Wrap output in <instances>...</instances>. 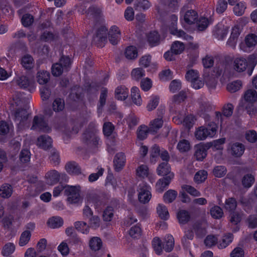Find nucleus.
<instances>
[{"label":"nucleus","instance_id":"nucleus-27","mask_svg":"<svg viewBox=\"0 0 257 257\" xmlns=\"http://www.w3.org/2000/svg\"><path fill=\"white\" fill-rule=\"evenodd\" d=\"M131 98L134 104L137 106H141L143 100L140 94L139 88L136 86H134L131 89Z\"/></svg>","mask_w":257,"mask_h":257},{"label":"nucleus","instance_id":"nucleus-63","mask_svg":"<svg viewBox=\"0 0 257 257\" xmlns=\"http://www.w3.org/2000/svg\"><path fill=\"white\" fill-rule=\"evenodd\" d=\"M153 82L152 80L146 77L142 79L140 83V87L141 89L144 91H149L152 87Z\"/></svg>","mask_w":257,"mask_h":257},{"label":"nucleus","instance_id":"nucleus-14","mask_svg":"<svg viewBox=\"0 0 257 257\" xmlns=\"http://www.w3.org/2000/svg\"><path fill=\"white\" fill-rule=\"evenodd\" d=\"M173 119L175 123L178 124L183 123L186 127L190 128L192 126L195 120V118L192 115H189L185 117L181 115L179 116H174Z\"/></svg>","mask_w":257,"mask_h":257},{"label":"nucleus","instance_id":"nucleus-3","mask_svg":"<svg viewBox=\"0 0 257 257\" xmlns=\"http://www.w3.org/2000/svg\"><path fill=\"white\" fill-rule=\"evenodd\" d=\"M245 21L242 19H239L236 24L232 27L229 38L227 41V45L234 48L236 45L238 39L240 35L243 27L245 25Z\"/></svg>","mask_w":257,"mask_h":257},{"label":"nucleus","instance_id":"nucleus-30","mask_svg":"<svg viewBox=\"0 0 257 257\" xmlns=\"http://www.w3.org/2000/svg\"><path fill=\"white\" fill-rule=\"evenodd\" d=\"M157 172L159 176H169L170 174H174L171 172V167L167 162L160 164L157 169Z\"/></svg>","mask_w":257,"mask_h":257},{"label":"nucleus","instance_id":"nucleus-39","mask_svg":"<svg viewBox=\"0 0 257 257\" xmlns=\"http://www.w3.org/2000/svg\"><path fill=\"white\" fill-rule=\"evenodd\" d=\"M8 63V60L6 58H3L0 60V80H5L12 76V72H8L5 69L3 68L1 66H3L4 64Z\"/></svg>","mask_w":257,"mask_h":257},{"label":"nucleus","instance_id":"nucleus-52","mask_svg":"<svg viewBox=\"0 0 257 257\" xmlns=\"http://www.w3.org/2000/svg\"><path fill=\"white\" fill-rule=\"evenodd\" d=\"M64 101L61 98L55 99L52 103L53 110L56 112L62 111L64 108Z\"/></svg>","mask_w":257,"mask_h":257},{"label":"nucleus","instance_id":"nucleus-13","mask_svg":"<svg viewBox=\"0 0 257 257\" xmlns=\"http://www.w3.org/2000/svg\"><path fill=\"white\" fill-rule=\"evenodd\" d=\"M32 130H38L44 132L50 131V127L47 123L44 120L42 116H35L33 119Z\"/></svg>","mask_w":257,"mask_h":257},{"label":"nucleus","instance_id":"nucleus-32","mask_svg":"<svg viewBox=\"0 0 257 257\" xmlns=\"http://www.w3.org/2000/svg\"><path fill=\"white\" fill-rule=\"evenodd\" d=\"M157 212L162 219L166 220L169 218L170 215L168 209L165 205L159 204L157 207Z\"/></svg>","mask_w":257,"mask_h":257},{"label":"nucleus","instance_id":"nucleus-9","mask_svg":"<svg viewBox=\"0 0 257 257\" xmlns=\"http://www.w3.org/2000/svg\"><path fill=\"white\" fill-rule=\"evenodd\" d=\"M229 27L221 22L217 24L214 28L212 33L214 37L219 40L224 39L229 31Z\"/></svg>","mask_w":257,"mask_h":257},{"label":"nucleus","instance_id":"nucleus-25","mask_svg":"<svg viewBox=\"0 0 257 257\" xmlns=\"http://www.w3.org/2000/svg\"><path fill=\"white\" fill-rule=\"evenodd\" d=\"M128 95V90L124 86H119L115 90V97L119 100H124Z\"/></svg>","mask_w":257,"mask_h":257},{"label":"nucleus","instance_id":"nucleus-33","mask_svg":"<svg viewBox=\"0 0 257 257\" xmlns=\"http://www.w3.org/2000/svg\"><path fill=\"white\" fill-rule=\"evenodd\" d=\"M63 224V220L59 216H53L47 221L48 225L52 228H57L61 227Z\"/></svg>","mask_w":257,"mask_h":257},{"label":"nucleus","instance_id":"nucleus-61","mask_svg":"<svg viewBox=\"0 0 257 257\" xmlns=\"http://www.w3.org/2000/svg\"><path fill=\"white\" fill-rule=\"evenodd\" d=\"M190 142L186 140H181L177 145V149L180 152H186L190 150Z\"/></svg>","mask_w":257,"mask_h":257},{"label":"nucleus","instance_id":"nucleus-60","mask_svg":"<svg viewBox=\"0 0 257 257\" xmlns=\"http://www.w3.org/2000/svg\"><path fill=\"white\" fill-rule=\"evenodd\" d=\"M230 212L229 215L230 222L234 225H237L241 221L243 214L238 212Z\"/></svg>","mask_w":257,"mask_h":257},{"label":"nucleus","instance_id":"nucleus-58","mask_svg":"<svg viewBox=\"0 0 257 257\" xmlns=\"http://www.w3.org/2000/svg\"><path fill=\"white\" fill-rule=\"evenodd\" d=\"M241 86V82L236 80L228 83L227 85V89L230 92L233 93L239 90Z\"/></svg>","mask_w":257,"mask_h":257},{"label":"nucleus","instance_id":"nucleus-21","mask_svg":"<svg viewBox=\"0 0 257 257\" xmlns=\"http://www.w3.org/2000/svg\"><path fill=\"white\" fill-rule=\"evenodd\" d=\"M228 150L230 153L235 157L241 156L244 151V146L238 143L230 144Z\"/></svg>","mask_w":257,"mask_h":257},{"label":"nucleus","instance_id":"nucleus-37","mask_svg":"<svg viewBox=\"0 0 257 257\" xmlns=\"http://www.w3.org/2000/svg\"><path fill=\"white\" fill-rule=\"evenodd\" d=\"M226 139L224 138L214 140L211 142L207 143V145L210 146V148H212L213 150H222L223 145L225 143Z\"/></svg>","mask_w":257,"mask_h":257},{"label":"nucleus","instance_id":"nucleus-44","mask_svg":"<svg viewBox=\"0 0 257 257\" xmlns=\"http://www.w3.org/2000/svg\"><path fill=\"white\" fill-rule=\"evenodd\" d=\"M171 51L176 55L181 54L185 50L184 44L180 41H175L173 43L171 47Z\"/></svg>","mask_w":257,"mask_h":257},{"label":"nucleus","instance_id":"nucleus-23","mask_svg":"<svg viewBox=\"0 0 257 257\" xmlns=\"http://www.w3.org/2000/svg\"><path fill=\"white\" fill-rule=\"evenodd\" d=\"M52 143L51 138L47 135H44L38 138L37 145L40 148L46 150L51 147Z\"/></svg>","mask_w":257,"mask_h":257},{"label":"nucleus","instance_id":"nucleus-54","mask_svg":"<svg viewBox=\"0 0 257 257\" xmlns=\"http://www.w3.org/2000/svg\"><path fill=\"white\" fill-rule=\"evenodd\" d=\"M152 244L155 252L158 255L161 254L163 251V248L162 242L160 238L158 237H154L152 240Z\"/></svg>","mask_w":257,"mask_h":257},{"label":"nucleus","instance_id":"nucleus-12","mask_svg":"<svg viewBox=\"0 0 257 257\" xmlns=\"http://www.w3.org/2000/svg\"><path fill=\"white\" fill-rule=\"evenodd\" d=\"M181 15L184 22L188 25L194 24L198 17V14L195 11L187 10L185 7L182 9Z\"/></svg>","mask_w":257,"mask_h":257},{"label":"nucleus","instance_id":"nucleus-22","mask_svg":"<svg viewBox=\"0 0 257 257\" xmlns=\"http://www.w3.org/2000/svg\"><path fill=\"white\" fill-rule=\"evenodd\" d=\"M233 68L238 72H243L246 69L247 66V62L246 60L243 58H236L233 61Z\"/></svg>","mask_w":257,"mask_h":257},{"label":"nucleus","instance_id":"nucleus-2","mask_svg":"<svg viewBox=\"0 0 257 257\" xmlns=\"http://www.w3.org/2000/svg\"><path fill=\"white\" fill-rule=\"evenodd\" d=\"M217 125L214 122H209L207 127L201 126L196 128L194 136L198 141L205 140L207 138H213L215 136L217 131Z\"/></svg>","mask_w":257,"mask_h":257},{"label":"nucleus","instance_id":"nucleus-1","mask_svg":"<svg viewBox=\"0 0 257 257\" xmlns=\"http://www.w3.org/2000/svg\"><path fill=\"white\" fill-rule=\"evenodd\" d=\"M105 27H101L97 32L96 36L93 38V41L98 47H102L107 42V35L110 43L112 45H116L120 39L121 32L118 27L112 26L110 27L108 32Z\"/></svg>","mask_w":257,"mask_h":257},{"label":"nucleus","instance_id":"nucleus-56","mask_svg":"<svg viewBox=\"0 0 257 257\" xmlns=\"http://www.w3.org/2000/svg\"><path fill=\"white\" fill-rule=\"evenodd\" d=\"M233 240V235L231 233H228L223 236L221 241L218 244L219 248H224L228 246Z\"/></svg>","mask_w":257,"mask_h":257},{"label":"nucleus","instance_id":"nucleus-48","mask_svg":"<svg viewBox=\"0 0 257 257\" xmlns=\"http://www.w3.org/2000/svg\"><path fill=\"white\" fill-rule=\"evenodd\" d=\"M221 74V71L217 70L216 73L213 77H207L205 78L206 85L210 90L213 89L216 87L217 84V80L216 77L219 76Z\"/></svg>","mask_w":257,"mask_h":257},{"label":"nucleus","instance_id":"nucleus-64","mask_svg":"<svg viewBox=\"0 0 257 257\" xmlns=\"http://www.w3.org/2000/svg\"><path fill=\"white\" fill-rule=\"evenodd\" d=\"M254 182V177L251 174L245 175L242 180V184L244 187H250Z\"/></svg>","mask_w":257,"mask_h":257},{"label":"nucleus","instance_id":"nucleus-62","mask_svg":"<svg viewBox=\"0 0 257 257\" xmlns=\"http://www.w3.org/2000/svg\"><path fill=\"white\" fill-rule=\"evenodd\" d=\"M15 249L16 247L13 243H7L3 247L2 254L4 256H9L15 251Z\"/></svg>","mask_w":257,"mask_h":257},{"label":"nucleus","instance_id":"nucleus-8","mask_svg":"<svg viewBox=\"0 0 257 257\" xmlns=\"http://www.w3.org/2000/svg\"><path fill=\"white\" fill-rule=\"evenodd\" d=\"M17 84L21 87L29 90L30 92L34 91L36 89V83L34 80L32 78L22 76L16 79Z\"/></svg>","mask_w":257,"mask_h":257},{"label":"nucleus","instance_id":"nucleus-28","mask_svg":"<svg viewBox=\"0 0 257 257\" xmlns=\"http://www.w3.org/2000/svg\"><path fill=\"white\" fill-rule=\"evenodd\" d=\"M89 246L93 251L99 250L102 246V241L99 237L93 236L90 238Z\"/></svg>","mask_w":257,"mask_h":257},{"label":"nucleus","instance_id":"nucleus-36","mask_svg":"<svg viewBox=\"0 0 257 257\" xmlns=\"http://www.w3.org/2000/svg\"><path fill=\"white\" fill-rule=\"evenodd\" d=\"M148 41L151 47L158 45L160 43V38L156 31L150 32L147 36Z\"/></svg>","mask_w":257,"mask_h":257},{"label":"nucleus","instance_id":"nucleus-26","mask_svg":"<svg viewBox=\"0 0 257 257\" xmlns=\"http://www.w3.org/2000/svg\"><path fill=\"white\" fill-rule=\"evenodd\" d=\"M67 172L72 175H78L81 174V169L78 164L74 162H70L65 165Z\"/></svg>","mask_w":257,"mask_h":257},{"label":"nucleus","instance_id":"nucleus-41","mask_svg":"<svg viewBox=\"0 0 257 257\" xmlns=\"http://www.w3.org/2000/svg\"><path fill=\"white\" fill-rule=\"evenodd\" d=\"M124 54L128 59H135L138 57V52L136 47L130 46L125 49Z\"/></svg>","mask_w":257,"mask_h":257},{"label":"nucleus","instance_id":"nucleus-24","mask_svg":"<svg viewBox=\"0 0 257 257\" xmlns=\"http://www.w3.org/2000/svg\"><path fill=\"white\" fill-rule=\"evenodd\" d=\"M113 162L115 170L117 171H120L125 165V157L124 154L123 153L116 154Z\"/></svg>","mask_w":257,"mask_h":257},{"label":"nucleus","instance_id":"nucleus-5","mask_svg":"<svg viewBox=\"0 0 257 257\" xmlns=\"http://www.w3.org/2000/svg\"><path fill=\"white\" fill-rule=\"evenodd\" d=\"M138 200L143 204L148 203L152 198L151 187L146 183L142 182L138 188Z\"/></svg>","mask_w":257,"mask_h":257},{"label":"nucleus","instance_id":"nucleus-17","mask_svg":"<svg viewBox=\"0 0 257 257\" xmlns=\"http://www.w3.org/2000/svg\"><path fill=\"white\" fill-rule=\"evenodd\" d=\"M174 177V174H170L169 176H166L160 179L156 185V191L159 193L163 192L165 189L169 186Z\"/></svg>","mask_w":257,"mask_h":257},{"label":"nucleus","instance_id":"nucleus-49","mask_svg":"<svg viewBox=\"0 0 257 257\" xmlns=\"http://www.w3.org/2000/svg\"><path fill=\"white\" fill-rule=\"evenodd\" d=\"M91 203H93V202H91L90 197H88L86 200V203L87 204L83 209V216L84 219H87L90 218L93 215V211L91 208L88 206L89 204Z\"/></svg>","mask_w":257,"mask_h":257},{"label":"nucleus","instance_id":"nucleus-40","mask_svg":"<svg viewBox=\"0 0 257 257\" xmlns=\"http://www.w3.org/2000/svg\"><path fill=\"white\" fill-rule=\"evenodd\" d=\"M13 193V189L10 185L5 184L0 188V196L4 198L10 197Z\"/></svg>","mask_w":257,"mask_h":257},{"label":"nucleus","instance_id":"nucleus-35","mask_svg":"<svg viewBox=\"0 0 257 257\" xmlns=\"http://www.w3.org/2000/svg\"><path fill=\"white\" fill-rule=\"evenodd\" d=\"M140 65L144 67H148L150 66L153 69L157 68L156 63H151V56L149 55H146L142 56L139 61Z\"/></svg>","mask_w":257,"mask_h":257},{"label":"nucleus","instance_id":"nucleus-29","mask_svg":"<svg viewBox=\"0 0 257 257\" xmlns=\"http://www.w3.org/2000/svg\"><path fill=\"white\" fill-rule=\"evenodd\" d=\"M21 64L25 69L30 70L34 66V60L31 55L27 54L22 57Z\"/></svg>","mask_w":257,"mask_h":257},{"label":"nucleus","instance_id":"nucleus-46","mask_svg":"<svg viewBox=\"0 0 257 257\" xmlns=\"http://www.w3.org/2000/svg\"><path fill=\"white\" fill-rule=\"evenodd\" d=\"M150 132L149 128L146 125H140L137 130V138L140 140H145Z\"/></svg>","mask_w":257,"mask_h":257},{"label":"nucleus","instance_id":"nucleus-45","mask_svg":"<svg viewBox=\"0 0 257 257\" xmlns=\"http://www.w3.org/2000/svg\"><path fill=\"white\" fill-rule=\"evenodd\" d=\"M196 22L197 29L200 31L204 30L211 23V21L205 17H200Z\"/></svg>","mask_w":257,"mask_h":257},{"label":"nucleus","instance_id":"nucleus-47","mask_svg":"<svg viewBox=\"0 0 257 257\" xmlns=\"http://www.w3.org/2000/svg\"><path fill=\"white\" fill-rule=\"evenodd\" d=\"M50 77L49 72L45 71H39L37 74V81L40 84H44L48 82Z\"/></svg>","mask_w":257,"mask_h":257},{"label":"nucleus","instance_id":"nucleus-57","mask_svg":"<svg viewBox=\"0 0 257 257\" xmlns=\"http://www.w3.org/2000/svg\"><path fill=\"white\" fill-rule=\"evenodd\" d=\"M136 173L138 177L144 178L147 177L150 174V172L147 166L142 165L137 169Z\"/></svg>","mask_w":257,"mask_h":257},{"label":"nucleus","instance_id":"nucleus-6","mask_svg":"<svg viewBox=\"0 0 257 257\" xmlns=\"http://www.w3.org/2000/svg\"><path fill=\"white\" fill-rule=\"evenodd\" d=\"M171 23L169 24V29L171 34L178 38H182L186 40H192V37L186 34L183 31L178 30L177 28L178 17L173 15L170 17Z\"/></svg>","mask_w":257,"mask_h":257},{"label":"nucleus","instance_id":"nucleus-59","mask_svg":"<svg viewBox=\"0 0 257 257\" xmlns=\"http://www.w3.org/2000/svg\"><path fill=\"white\" fill-rule=\"evenodd\" d=\"M237 206V202L233 198H229L225 202L224 208L229 212L234 210Z\"/></svg>","mask_w":257,"mask_h":257},{"label":"nucleus","instance_id":"nucleus-43","mask_svg":"<svg viewBox=\"0 0 257 257\" xmlns=\"http://www.w3.org/2000/svg\"><path fill=\"white\" fill-rule=\"evenodd\" d=\"M244 98L246 102L253 103L257 100V92L253 89L247 90L244 94Z\"/></svg>","mask_w":257,"mask_h":257},{"label":"nucleus","instance_id":"nucleus-19","mask_svg":"<svg viewBox=\"0 0 257 257\" xmlns=\"http://www.w3.org/2000/svg\"><path fill=\"white\" fill-rule=\"evenodd\" d=\"M233 105L230 103H228L224 105L223 108V115L220 112H216V117L218 120L220 119L221 127L223 125L224 116L228 117L231 116L233 113Z\"/></svg>","mask_w":257,"mask_h":257},{"label":"nucleus","instance_id":"nucleus-16","mask_svg":"<svg viewBox=\"0 0 257 257\" xmlns=\"http://www.w3.org/2000/svg\"><path fill=\"white\" fill-rule=\"evenodd\" d=\"M3 223L5 228L15 229L20 227L21 221L19 218H13L11 216L6 217L3 219Z\"/></svg>","mask_w":257,"mask_h":257},{"label":"nucleus","instance_id":"nucleus-50","mask_svg":"<svg viewBox=\"0 0 257 257\" xmlns=\"http://www.w3.org/2000/svg\"><path fill=\"white\" fill-rule=\"evenodd\" d=\"M177 192L174 190H169L164 195L163 199L165 203H171L176 198Z\"/></svg>","mask_w":257,"mask_h":257},{"label":"nucleus","instance_id":"nucleus-11","mask_svg":"<svg viewBox=\"0 0 257 257\" xmlns=\"http://www.w3.org/2000/svg\"><path fill=\"white\" fill-rule=\"evenodd\" d=\"M210 146L207 143H200L194 146V157L197 161H201L207 156V151Z\"/></svg>","mask_w":257,"mask_h":257},{"label":"nucleus","instance_id":"nucleus-10","mask_svg":"<svg viewBox=\"0 0 257 257\" xmlns=\"http://www.w3.org/2000/svg\"><path fill=\"white\" fill-rule=\"evenodd\" d=\"M96 124L95 122L91 123L87 130L84 134V138L87 140H89L92 142L93 145H97L99 144V139L96 136L97 130L96 128Z\"/></svg>","mask_w":257,"mask_h":257},{"label":"nucleus","instance_id":"nucleus-55","mask_svg":"<svg viewBox=\"0 0 257 257\" xmlns=\"http://www.w3.org/2000/svg\"><path fill=\"white\" fill-rule=\"evenodd\" d=\"M145 76V71L141 68H136L133 69L131 72V76L133 79L139 81L143 77Z\"/></svg>","mask_w":257,"mask_h":257},{"label":"nucleus","instance_id":"nucleus-38","mask_svg":"<svg viewBox=\"0 0 257 257\" xmlns=\"http://www.w3.org/2000/svg\"><path fill=\"white\" fill-rule=\"evenodd\" d=\"M177 219L180 224H185L190 219V215L189 212L185 210H180L177 214Z\"/></svg>","mask_w":257,"mask_h":257},{"label":"nucleus","instance_id":"nucleus-18","mask_svg":"<svg viewBox=\"0 0 257 257\" xmlns=\"http://www.w3.org/2000/svg\"><path fill=\"white\" fill-rule=\"evenodd\" d=\"M65 174H61L55 170L48 171L45 175V180L47 184L53 185L59 182L61 176Z\"/></svg>","mask_w":257,"mask_h":257},{"label":"nucleus","instance_id":"nucleus-15","mask_svg":"<svg viewBox=\"0 0 257 257\" xmlns=\"http://www.w3.org/2000/svg\"><path fill=\"white\" fill-rule=\"evenodd\" d=\"M246 46L244 44H240V49L243 52H247L249 51V48L254 46L257 43V36L253 34H250L247 35L245 39Z\"/></svg>","mask_w":257,"mask_h":257},{"label":"nucleus","instance_id":"nucleus-4","mask_svg":"<svg viewBox=\"0 0 257 257\" xmlns=\"http://www.w3.org/2000/svg\"><path fill=\"white\" fill-rule=\"evenodd\" d=\"M81 187L79 185L66 186L65 194L68 196L67 201L71 204H77L81 201Z\"/></svg>","mask_w":257,"mask_h":257},{"label":"nucleus","instance_id":"nucleus-42","mask_svg":"<svg viewBox=\"0 0 257 257\" xmlns=\"http://www.w3.org/2000/svg\"><path fill=\"white\" fill-rule=\"evenodd\" d=\"M160 102V97L156 95H152L150 96V100L147 106L149 111H152L155 109Z\"/></svg>","mask_w":257,"mask_h":257},{"label":"nucleus","instance_id":"nucleus-20","mask_svg":"<svg viewBox=\"0 0 257 257\" xmlns=\"http://www.w3.org/2000/svg\"><path fill=\"white\" fill-rule=\"evenodd\" d=\"M28 112L26 109H18L14 114L15 120L17 122L19 128L23 125L28 117Z\"/></svg>","mask_w":257,"mask_h":257},{"label":"nucleus","instance_id":"nucleus-34","mask_svg":"<svg viewBox=\"0 0 257 257\" xmlns=\"http://www.w3.org/2000/svg\"><path fill=\"white\" fill-rule=\"evenodd\" d=\"M74 227L77 230L83 234H87L89 232L90 226L84 221H78L75 222Z\"/></svg>","mask_w":257,"mask_h":257},{"label":"nucleus","instance_id":"nucleus-51","mask_svg":"<svg viewBox=\"0 0 257 257\" xmlns=\"http://www.w3.org/2000/svg\"><path fill=\"white\" fill-rule=\"evenodd\" d=\"M31 237V233L30 231L25 230L23 231L20 237L19 244L21 246L26 245L30 241Z\"/></svg>","mask_w":257,"mask_h":257},{"label":"nucleus","instance_id":"nucleus-31","mask_svg":"<svg viewBox=\"0 0 257 257\" xmlns=\"http://www.w3.org/2000/svg\"><path fill=\"white\" fill-rule=\"evenodd\" d=\"M163 121L161 118H157L151 121L149 124V131L151 133H156L163 126Z\"/></svg>","mask_w":257,"mask_h":257},{"label":"nucleus","instance_id":"nucleus-53","mask_svg":"<svg viewBox=\"0 0 257 257\" xmlns=\"http://www.w3.org/2000/svg\"><path fill=\"white\" fill-rule=\"evenodd\" d=\"M151 5L147 0H138L136 1L134 4L136 10H145L149 9Z\"/></svg>","mask_w":257,"mask_h":257},{"label":"nucleus","instance_id":"nucleus-7","mask_svg":"<svg viewBox=\"0 0 257 257\" xmlns=\"http://www.w3.org/2000/svg\"><path fill=\"white\" fill-rule=\"evenodd\" d=\"M71 64L70 59L68 57L63 56L61 58L59 63L54 64L52 67V73L54 76L60 75L64 70Z\"/></svg>","mask_w":257,"mask_h":257}]
</instances>
